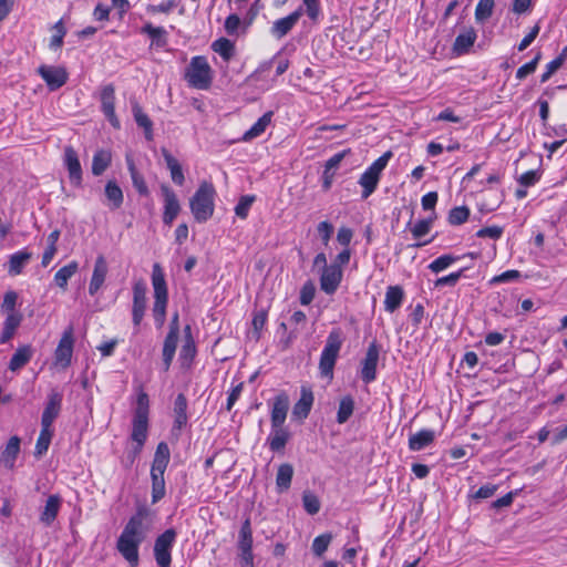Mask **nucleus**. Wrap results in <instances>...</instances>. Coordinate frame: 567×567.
<instances>
[{
    "label": "nucleus",
    "mask_w": 567,
    "mask_h": 567,
    "mask_svg": "<svg viewBox=\"0 0 567 567\" xmlns=\"http://www.w3.org/2000/svg\"><path fill=\"white\" fill-rule=\"evenodd\" d=\"M132 112L136 124L144 130V135L147 141L153 140V122L137 102L132 104Z\"/></svg>",
    "instance_id": "nucleus-31"
},
{
    "label": "nucleus",
    "mask_w": 567,
    "mask_h": 567,
    "mask_svg": "<svg viewBox=\"0 0 567 567\" xmlns=\"http://www.w3.org/2000/svg\"><path fill=\"white\" fill-rule=\"evenodd\" d=\"M470 216V209L466 206L454 207L449 213V223L453 226L464 224Z\"/></svg>",
    "instance_id": "nucleus-51"
},
{
    "label": "nucleus",
    "mask_w": 567,
    "mask_h": 567,
    "mask_svg": "<svg viewBox=\"0 0 567 567\" xmlns=\"http://www.w3.org/2000/svg\"><path fill=\"white\" fill-rule=\"evenodd\" d=\"M196 355V346L192 336L186 338L179 352L183 367H189Z\"/></svg>",
    "instance_id": "nucleus-46"
},
{
    "label": "nucleus",
    "mask_w": 567,
    "mask_h": 567,
    "mask_svg": "<svg viewBox=\"0 0 567 567\" xmlns=\"http://www.w3.org/2000/svg\"><path fill=\"white\" fill-rule=\"evenodd\" d=\"M289 409V399L286 393H280L275 396L271 409V427H279L284 425Z\"/></svg>",
    "instance_id": "nucleus-19"
},
{
    "label": "nucleus",
    "mask_w": 567,
    "mask_h": 567,
    "mask_svg": "<svg viewBox=\"0 0 567 567\" xmlns=\"http://www.w3.org/2000/svg\"><path fill=\"white\" fill-rule=\"evenodd\" d=\"M293 476V467L289 463H284L278 467L276 476L277 491L284 493L290 488Z\"/></svg>",
    "instance_id": "nucleus-34"
},
{
    "label": "nucleus",
    "mask_w": 567,
    "mask_h": 567,
    "mask_svg": "<svg viewBox=\"0 0 567 567\" xmlns=\"http://www.w3.org/2000/svg\"><path fill=\"white\" fill-rule=\"evenodd\" d=\"M141 32L151 38V47L164 48L168 43V33L163 27H154L151 22H147L142 27Z\"/></svg>",
    "instance_id": "nucleus-28"
},
{
    "label": "nucleus",
    "mask_w": 567,
    "mask_h": 567,
    "mask_svg": "<svg viewBox=\"0 0 567 567\" xmlns=\"http://www.w3.org/2000/svg\"><path fill=\"white\" fill-rule=\"evenodd\" d=\"M313 393L309 388H301V395L298 402L293 405L292 415L299 420H305L313 404Z\"/></svg>",
    "instance_id": "nucleus-20"
},
{
    "label": "nucleus",
    "mask_w": 567,
    "mask_h": 567,
    "mask_svg": "<svg viewBox=\"0 0 567 567\" xmlns=\"http://www.w3.org/2000/svg\"><path fill=\"white\" fill-rule=\"evenodd\" d=\"M161 152H162L163 158L166 163V167L171 173V178H172L173 183L176 184L177 186H183L185 183V176H184L182 165L171 154V152L167 148L163 147Z\"/></svg>",
    "instance_id": "nucleus-22"
},
{
    "label": "nucleus",
    "mask_w": 567,
    "mask_h": 567,
    "mask_svg": "<svg viewBox=\"0 0 567 567\" xmlns=\"http://www.w3.org/2000/svg\"><path fill=\"white\" fill-rule=\"evenodd\" d=\"M78 268L79 265L76 261H71L64 267L60 268L54 276L55 285L65 290L69 279L78 271Z\"/></svg>",
    "instance_id": "nucleus-43"
},
{
    "label": "nucleus",
    "mask_w": 567,
    "mask_h": 567,
    "mask_svg": "<svg viewBox=\"0 0 567 567\" xmlns=\"http://www.w3.org/2000/svg\"><path fill=\"white\" fill-rule=\"evenodd\" d=\"M147 285L143 279L133 284L132 321L137 329L145 316L147 307Z\"/></svg>",
    "instance_id": "nucleus-8"
},
{
    "label": "nucleus",
    "mask_w": 567,
    "mask_h": 567,
    "mask_svg": "<svg viewBox=\"0 0 567 567\" xmlns=\"http://www.w3.org/2000/svg\"><path fill=\"white\" fill-rule=\"evenodd\" d=\"M161 192L164 197L163 223L171 226L181 212V204L175 192L169 186L163 184Z\"/></svg>",
    "instance_id": "nucleus-13"
},
{
    "label": "nucleus",
    "mask_w": 567,
    "mask_h": 567,
    "mask_svg": "<svg viewBox=\"0 0 567 567\" xmlns=\"http://www.w3.org/2000/svg\"><path fill=\"white\" fill-rule=\"evenodd\" d=\"M497 491V485L486 484L481 486L474 494L475 498L485 499L492 497Z\"/></svg>",
    "instance_id": "nucleus-64"
},
{
    "label": "nucleus",
    "mask_w": 567,
    "mask_h": 567,
    "mask_svg": "<svg viewBox=\"0 0 567 567\" xmlns=\"http://www.w3.org/2000/svg\"><path fill=\"white\" fill-rule=\"evenodd\" d=\"M495 0H480L475 9V19L478 22L487 20L492 13Z\"/></svg>",
    "instance_id": "nucleus-50"
},
{
    "label": "nucleus",
    "mask_w": 567,
    "mask_h": 567,
    "mask_svg": "<svg viewBox=\"0 0 567 567\" xmlns=\"http://www.w3.org/2000/svg\"><path fill=\"white\" fill-rule=\"evenodd\" d=\"M316 293V287L311 281H307L303 284L300 290V303L302 306H308L312 302Z\"/></svg>",
    "instance_id": "nucleus-55"
},
{
    "label": "nucleus",
    "mask_w": 567,
    "mask_h": 567,
    "mask_svg": "<svg viewBox=\"0 0 567 567\" xmlns=\"http://www.w3.org/2000/svg\"><path fill=\"white\" fill-rule=\"evenodd\" d=\"M152 285L154 289L153 317L157 327H162L166 318L168 291L165 274L157 262L153 265Z\"/></svg>",
    "instance_id": "nucleus-3"
},
{
    "label": "nucleus",
    "mask_w": 567,
    "mask_h": 567,
    "mask_svg": "<svg viewBox=\"0 0 567 567\" xmlns=\"http://www.w3.org/2000/svg\"><path fill=\"white\" fill-rule=\"evenodd\" d=\"M432 218L419 220L412 228L411 233L414 238H421L429 234L432 226Z\"/></svg>",
    "instance_id": "nucleus-57"
},
{
    "label": "nucleus",
    "mask_w": 567,
    "mask_h": 567,
    "mask_svg": "<svg viewBox=\"0 0 567 567\" xmlns=\"http://www.w3.org/2000/svg\"><path fill=\"white\" fill-rule=\"evenodd\" d=\"M52 436L53 431L51 430V427H45L44 425H41V431L35 443V457L40 458L48 452Z\"/></svg>",
    "instance_id": "nucleus-42"
},
{
    "label": "nucleus",
    "mask_w": 567,
    "mask_h": 567,
    "mask_svg": "<svg viewBox=\"0 0 567 567\" xmlns=\"http://www.w3.org/2000/svg\"><path fill=\"white\" fill-rule=\"evenodd\" d=\"M34 353L33 348L30 344L19 347L9 362V370L12 372L19 371L32 359Z\"/></svg>",
    "instance_id": "nucleus-25"
},
{
    "label": "nucleus",
    "mask_w": 567,
    "mask_h": 567,
    "mask_svg": "<svg viewBox=\"0 0 567 567\" xmlns=\"http://www.w3.org/2000/svg\"><path fill=\"white\" fill-rule=\"evenodd\" d=\"M380 181V176L371 171L369 167L363 172V174L359 178V184L362 186L363 190L361 197L367 199L370 197L378 187Z\"/></svg>",
    "instance_id": "nucleus-32"
},
{
    "label": "nucleus",
    "mask_w": 567,
    "mask_h": 567,
    "mask_svg": "<svg viewBox=\"0 0 567 567\" xmlns=\"http://www.w3.org/2000/svg\"><path fill=\"white\" fill-rule=\"evenodd\" d=\"M21 315L9 313L4 320L3 330L0 336V344L8 342L14 334L17 328L21 323Z\"/></svg>",
    "instance_id": "nucleus-40"
},
{
    "label": "nucleus",
    "mask_w": 567,
    "mask_h": 567,
    "mask_svg": "<svg viewBox=\"0 0 567 567\" xmlns=\"http://www.w3.org/2000/svg\"><path fill=\"white\" fill-rule=\"evenodd\" d=\"M20 444L21 440L19 436H11L1 454V462L9 470L14 467L16 460L20 453Z\"/></svg>",
    "instance_id": "nucleus-26"
},
{
    "label": "nucleus",
    "mask_w": 567,
    "mask_h": 567,
    "mask_svg": "<svg viewBox=\"0 0 567 567\" xmlns=\"http://www.w3.org/2000/svg\"><path fill=\"white\" fill-rule=\"evenodd\" d=\"M127 168L131 174L132 183L137 193L142 196H148L150 190L143 175L136 169V166L131 158H126Z\"/></svg>",
    "instance_id": "nucleus-38"
},
{
    "label": "nucleus",
    "mask_w": 567,
    "mask_h": 567,
    "mask_svg": "<svg viewBox=\"0 0 567 567\" xmlns=\"http://www.w3.org/2000/svg\"><path fill=\"white\" fill-rule=\"evenodd\" d=\"M254 202H255V196H252V195L241 196L235 207L236 215L238 217L245 219L248 216V212Z\"/></svg>",
    "instance_id": "nucleus-53"
},
{
    "label": "nucleus",
    "mask_w": 567,
    "mask_h": 567,
    "mask_svg": "<svg viewBox=\"0 0 567 567\" xmlns=\"http://www.w3.org/2000/svg\"><path fill=\"white\" fill-rule=\"evenodd\" d=\"M112 162V155L106 150H99L95 152L92 159V174L94 176H101Z\"/></svg>",
    "instance_id": "nucleus-37"
},
{
    "label": "nucleus",
    "mask_w": 567,
    "mask_h": 567,
    "mask_svg": "<svg viewBox=\"0 0 567 567\" xmlns=\"http://www.w3.org/2000/svg\"><path fill=\"white\" fill-rule=\"evenodd\" d=\"M290 439V432L284 425L271 427V432L267 439L270 451L280 452L285 449Z\"/></svg>",
    "instance_id": "nucleus-23"
},
{
    "label": "nucleus",
    "mask_w": 567,
    "mask_h": 567,
    "mask_svg": "<svg viewBox=\"0 0 567 567\" xmlns=\"http://www.w3.org/2000/svg\"><path fill=\"white\" fill-rule=\"evenodd\" d=\"M460 258H461L460 256H454V255H450V254L442 255V256L437 257L436 259H434L427 266V268L432 272L439 274V272L445 270L446 268H449L455 261L460 260Z\"/></svg>",
    "instance_id": "nucleus-47"
},
{
    "label": "nucleus",
    "mask_w": 567,
    "mask_h": 567,
    "mask_svg": "<svg viewBox=\"0 0 567 567\" xmlns=\"http://www.w3.org/2000/svg\"><path fill=\"white\" fill-rule=\"evenodd\" d=\"M150 401L145 392L137 395L136 409L133 416L131 439L138 444H145L148 430Z\"/></svg>",
    "instance_id": "nucleus-5"
},
{
    "label": "nucleus",
    "mask_w": 567,
    "mask_h": 567,
    "mask_svg": "<svg viewBox=\"0 0 567 567\" xmlns=\"http://www.w3.org/2000/svg\"><path fill=\"white\" fill-rule=\"evenodd\" d=\"M393 156L391 151L385 152L383 155H381L378 159H375L369 168L377 173L379 176H381L382 171L386 167L389 161Z\"/></svg>",
    "instance_id": "nucleus-59"
},
{
    "label": "nucleus",
    "mask_w": 567,
    "mask_h": 567,
    "mask_svg": "<svg viewBox=\"0 0 567 567\" xmlns=\"http://www.w3.org/2000/svg\"><path fill=\"white\" fill-rule=\"evenodd\" d=\"M238 548L239 550L252 548V530L249 518H247L240 527Z\"/></svg>",
    "instance_id": "nucleus-48"
},
{
    "label": "nucleus",
    "mask_w": 567,
    "mask_h": 567,
    "mask_svg": "<svg viewBox=\"0 0 567 567\" xmlns=\"http://www.w3.org/2000/svg\"><path fill=\"white\" fill-rule=\"evenodd\" d=\"M64 165L69 172V178L72 185L81 186L82 183V167L79 161L78 153L72 146L64 147Z\"/></svg>",
    "instance_id": "nucleus-17"
},
{
    "label": "nucleus",
    "mask_w": 567,
    "mask_h": 567,
    "mask_svg": "<svg viewBox=\"0 0 567 567\" xmlns=\"http://www.w3.org/2000/svg\"><path fill=\"white\" fill-rule=\"evenodd\" d=\"M302 14L303 8L299 7L289 16L276 20L270 28L271 35L278 40L286 37L295 28Z\"/></svg>",
    "instance_id": "nucleus-15"
},
{
    "label": "nucleus",
    "mask_w": 567,
    "mask_h": 567,
    "mask_svg": "<svg viewBox=\"0 0 567 567\" xmlns=\"http://www.w3.org/2000/svg\"><path fill=\"white\" fill-rule=\"evenodd\" d=\"M109 266L103 255H99L94 262L93 274L89 285V293L94 296L104 285Z\"/></svg>",
    "instance_id": "nucleus-18"
},
{
    "label": "nucleus",
    "mask_w": 567,
    "mask_h": 567,
    "mask_svg": "<svg viewBox=\"0 0 567 567\" xmlns=\"http://www.w3.org/2000/svg\"><path fill=\"white\" fill-rule=\"evenodd\" d=\"M73 326L70 324L64 331L60 339V342L55 349L54 359L55 363L61 364L63 368H66L71 363V358L73 353Z\"/></svg>",
    "instance_id": "nucleus-10"
},
{
    "label": "nucleus",
    "mask_w": 567,
    "mask_h": 567,
    "mask_svg": "<svg viewBox=\"0 0 567 567\" xmlns=\"http://www.w3.org/2000/svg\"><path fill=\"white\" fill-rule=\"evenodd\" d=\"M379 354L380 349L377 341L371 342L362 361L361 379L364 383H371L377 379Z\"/></svg>",
    "instance_id": "nucleus-12"
},
{
    "label": "nucleus",
    "mask_w": 567,
    "mask_h": 567,
    "mask_svg": "<svg viewBox=\"0 0 567 567\" xmlns=\"http://www.w3.org/2000/svg\"><path fill=\"white\" fill-rule=\"evenodd\" d=\"M214 52L218 53L225 62H229L236 53L235 43L226 38H219L212 43Z\"/></svg>",
    "instance_id": "nucleus-36"
},
{
    "label": "nucleus",
    "mask_w": 567,
    "mask_h": 567,
    "mask_svg": "<svg viewBox=\"0 0 567 567\" xmlns=\"http://www.w3.org/2000/svg\"><path fill=\"white\" fill-rule=\"evenodd\" d=\"M179 334L167 333L163 343L162 360L163 370L166 372L169 370L173 362Z\"/></svg>",
    "instance_id": "nucleus-29"
},
{
    "label": "nucleus",
    "mask_w": 567,
    "mask_h": 567,
    "mask_svg": "<svg viewBox=\"0 0 567 567\" xmlns=\"http://www.w3.org/2000/svg\"><path fill=\"white\" fill-rule=\"evenodd\" d=\"M147 516L148 509L144 506L138 507L124 526L116 543L117 550L132 567L138 565V547L145 540L148 533V526L145 524Z\"/></svg>",
    "instance_id": "nucleus-1"
},
{
    "label": "nucleus",
    "mask_w": 567,
    "mask_h": 567,
    "mask_svg": "<svg viewBox=\"0 0 567 567\" xmlns=\"http://www.w3.org/2000/svg\"><path fill=\"white\" fill-rule=\"evenodd\" d=\"M332 538L333 537H332L331 533H324V534L317 536L312 543L313 554L316 556L321 557L324 554V551L328 549Z\"/></svg>",
    "instance_id": "nucleus-52"
},
{
    "label": "nucleus",
    "mask_w": 567,
    "mask_h": 567,
    "mask_svg": "<svg viewBox=\"0 0 567 567\" xmlns=\"http://www.w3.org/2000/svg\"><path fill=\"white\" fill-rule=\"evenodd\" d=\"M302 505L309 515H316L321 507L318 496L308 489L302 493Z\"/></svg>",
    "instance_id": "nucleus-49"
},
{
    "label": "nucleus",
    "mask_w": 567,
    "mask_h": 567,
    "mask_svg": "<svg viewBox=\"0 0 567 567\" xmlns=\"http://www.w3.org/2000/svg\"><path fill=\"white\" fill-rule=\"evenodd\" d=\"M152 480V503L156 504L165 496L164 474L151 472Z\"/></svg>",
    "instance_id": "nucleus-44"
},
{
    "label": "nucleus",
    "mask_w": 567,
    "mask_h": 567,
    "mask_svg": "<svg viewBox=\"0 0 567 567\" xmlns=\"http://www.w3.org/2000/svg\"><path fill=\"white\" fill-rule=\"evenodd\" d=\"M317 231L323 245L327 246L333 234V225L327 220L320 221L317 226Z\"/></svg>",
    "instance_id": "nucleus-58"
},
{
    "label": "nucleus",
    "mask_w": 567,
    "mask_h": 567,
    "mask_svg": "<svg viewBox=\"0 0 567 567\" xmlns=\"http://www.w3.org/2000/svg\"><path fill=\"white\" fill-rule=\"evenodd\" d=\"M404 298V291L401 286H389L385 292L384 309L388 312H394L398 310Z\"/></svg>",
    "instance_id": "nucleus-30"
},
{
    "label": "nucleus",
    "mask_w": 567,
    "mask_h": 567,
    "mask_svg": "<svg viewBox=\"0 0 567 567\" xmlns=\"http://www.w3.org/2000/svg\"><path fill=\"white\" fill-rule=\"evenodd\" d=\"M185 79L188 84L198 90H206L212 84V68L205 56L197 55L190 60Z\"/></svg>",
    "instance_id": "nucleus-6"
},
{
    "label": "nucleus",
    "mask_w": 567,
    "mask_h": 567,
    "mask_svg": "<svg viewBox=\"0 0 567 567\" xmlns=\"http://www.w3.org/2000/svg\"><path fill=\"white\" fill-rule=\"evenodd\" d=\"M216 190L212 183L202 182L189 199V208L197 223L207 221L214 214Z\"/></svg>",
    "instance_id": "nucleus-2"
},
{
    "label": "nucleus",
    "mask_w": 567,
    "mask_h": 567,
    "mask_svg": "<svg viewBox=\"0 0 567 567\" xmlns=\"http://www.w3.org/2000/svg\"><path fill=\"white\" fill-rule=\"evenodd\" d=\"M101 110L110 124L120 130L121 123L115 114V87L113 84H106L102 87L100 93Z\"/></svg>",
    "instance_id": "nucleus-9"
},
{
    "label": "nucleus",
    "mask_w": 567,
    "mask_h": 567,
    "mask_svg": "<svg viewBox=\"0 0 567 567\" xmlns=\"http://www.w3.org/2000/svg\"><path fill=\"white\" fill-rule=\"evenodd\" d=\"M354 411V401L352 396L346 395L340 400L339 409L337 413V422L339 424L346 423Z\"/></svg>",
    "instance_id": "nucleus-45"
},
{
    "label": "nucleus",
    "mask_w": 567,
    "mask_h": 567,
    "mask_svg": "<svg viewBox=\"0 0 567 567\" xmlns=\"http://www.w3.org/2000/svg\"><path fill=\"white\" fill-rule=\"evenodd\" d=\"M62 394L52 390L48 395V401L41 416V425L51 427L54 420L59 416L62 406Z\"/></svg>",
    "instance_id": "nucleus-16"
},
{
    "label": "nucleus",
    "mask_w": 567,
    "mask_h": 567,
    "mask_svg": "<svg viewBox=\"0 0 567 567\" xmlns=\"http://www.w3.org/2000/svg\"><path fill=\"white\" fill-rule=\"evenodd\" d=\"M272 117V112H266L258 121L244 134V141H250L255 137L261 135L267 126L270 124Z\"/></svg>",
    "instance_id": "nucleus-41"
},
{
    "label": "nucleus",
    "mask_w": 567,
    "mask_h": 567,
    "mask_svg": "<svg viewBox=\"0 0 567 567\" xmlns=\"http://www.w3.org/2000/svg\"><path fill=\"white\" fill-rule=\"evenodd\" d=\"M564 62V56H557L556 59L551 60L546 65V72L542 75L540 81L544 83L546 82L561 65Z\"/></svg>",
    "instance_id": "nucleus-60"
},
{
    "label": "nucleus",
    "mask_w": 567,
    "mask_h": 567,
    "mask_svg": "<svg viewBox=\"0 0 567 567\" xmlns=\"http://www.w3.org/2000/svg\"><path fill=\"white\" fill-rule=\"evenodd\" d=\"M171 452L166 442L157 444L151 472L164 474L169 463Z\"/></svg>",
    "instance_id": "nucleus-24"
},
{
    "label": "nucleus",
    "mask_w": 567,
    "mask_h": 567,
    "mask_svg": "<svg viewBox=\"0 0 567 567\" xmlns=\"http://www.w3.org/2000/svg\"><path fill=\"white\" fill-rule=\"evenodd\" d=\"M38 73L50 91H55L63 86L69 78L66 70L63 66H49L42 64L38 68Z\"/></svg>",
    "instance_id": "nucleus-11"
},
{
    "label": "nucleus",
    "mask_w": 567,
    "mask_h": 567,
    "mask_svg": "<svg viewBox=\"0 0 567 567\" xmlns=\"http://www.w3.org/2000/svg\"><path fill=\"white\" fill-rule=\"evenodd\" d=\"M32 258V254L27 250H20L10 256L9 274L19 275L22 272L24 266Z\"/></svg>",
    "instance_id": "nucleus-39"
},
{
    "label": "nucleus",
    "mask_w": 567,
    "mask_h": 567,
    "mask_svg": "<svg viewBox=\"0 0 567 567\" xmlns=\"http://www.w3.org/2000/svg\"><path fill=\"white\" fill-rule=\"evenodd\" d=\"M435 433L432 430H421L409 439V449L411 451H421L433 443Z\"/></svg>",
    "instance_id": "nucleus-33"
},
{
    "label": "nucleus",
    "mask_w": 567,
    "mask_h": 567,
    "mask_svg": "<svg viewBox=\"0 0 567 567\" xmlns=\"http://www.w3.org/2000/svg\"><path fill=\"white\" fill-rule=\"evenodd\" d=\"M476 38L477 34L473 28L465 29L455 38L453 44V52L456 55H463L468 53L470 49L474 45Z\"/></svg>",
    "instance_id": "nucleus-21"
},
{
    "label": "nucleus",
    "mask_w": 567,
    "mask_h": 567,
    "mask_svg": "<svg viewBox=\"0 0 567 567\" xmlns=\"http://www.w3.org/2000/svg\"><path fill=\"white\" fill-rule=\"evenodd\" d=\"M343 340V332L340 328H334L329 332L319 360V370L322 377L332 378Z\"/></svg>",
    "instance_id": "nucleus-4"
},
{
    "label": "nucleus",
    "mask_w": 567,
    "mask_h": 567,
    "mask_svg": "<svg viewBox=\"0 0 567 567\" xmlns=\"http://www.w3.org/2000/svg\"><path fill=\"white\" fill-rule=\"evenodd\" d=\"M465 270H466V268H462L458 271H455V272H452V274H450L447 276L437 278L434 281V287L435 288H441L443 286H450V287L456 286V284L458 282L460 278L463 276V272Z\"/></svg>",
    "instance_id": "nucleus-54"
},
{
    "label": "nucleus",
    "mask_w": 567,
    "mask_h": 567,
    "mask_svg": "<svg viewBox=\"0 0 567 567\" xmlns=\"http://www.w3.org/2000/svg\"><path fill=\"white\" fill-rule=\"evenodd\" d=\"M266 322H267V311L266 310L261 309L254 315L251 323H252L254 334L256 337V340H258L260 338V331L265 327Z\"/></svg>",
    "instance_id": "nucleus-56"
},
{
    "label": "nucleus",
    "mask_w": 567,
    "mask_h": 567,
    "mask_svg": "<svg viewBox=\"0 0 567 567\" xmlns=\"http://www.w3.org/2000/svg\"><path fill=\"white\" fill-rule=\"evenodd\" d=\"M343 271L338 265H329L320 276V289L327 295H333L342 280Z\"/></svg>",
    "instance_id": "nucleus-14"
},
{
    "label": "nucleus",
    "mask_w": 567,
    "mask_h": 567,
    "mask_svg": "<svg viewBox=\"0 0 567 567\" xmlns=\"http://www.w3.org/2000/svg\"><path fill=\"white\" fill-rule=\"evenodd\" d=\"M503 234V228L499 227V226H489V227H484V228H481L477 233H476V236L480 237V238H485V237H488V238H492V239H498Z\"/></svg>",
    "instance_id": "nucleus-61"
},
{
    "label": "nucleus",
    "mask_w": 567,
    "mask_h": 567,
    "mask_svg": "<svg viewBox=\"0 0 567 567\" xmlns=\"http://www.w3.org/2000/svg\"><path fill=\"white\" fill-rule=\"evenodd\" d=\"M105 196L112 210L118 209L124 200L123 192L115 181H109L105 185Z\"/></svg>",
    "instance_id": "nucleus-35"
},
{
    "label": "nucleus",
    "mask_w": 567,
    "mask_h": 567,
    "mask_svg": "<svg viewBox=\"0 0 567 567\" xmlns=\"http://www.w3.org/2000/svg\"><path fill=\"white\" fill-rule=\"evenodd\" d=\"M519 276H520V274L518 270H507L498 276L493 277L491 280V284L494 285V284L513 281V280L519 278Z\"/></svg>",
    "instance_id": "nucleus-62"
},
{
    "label": "nucleus",
    "mask_w": 567,
    "mask_h": 567,
    "mask_svg": "<svg viewBox=\"0 0 567 567\" xmlns=\"http://www.w3.org/2000/svg\"><path fill=\"white\" fill-rule=\"evenodd\" d=\"M61 497L59 495H50L47 499V503L40 514V520L50 526L53 520L56 518L60 507H61Z\"/></svg>",
    "instance_id": "nucleus-27"
},
{
    "label": "nucleus",
    "mask_w": 567,
    "mask_h": 567,
    "mask_svg": "<svg viewBox=\"0 0 567 567\" xmlns=\"http://www.w3.org/2000/svg\"><path fill=\"white\" fill-rule=\"evenodd\" d=\"M353 237V231L352 229L348 228V227H341L339 228L338 230V235H337V240L338 243L348 248V246L350 245L351 243V239Z\"/></svg>",
    "instance_id": "nucleus-63"
},
{
    "label": "nucleus",
    "mask_w": 567,
    "mask_h": 567,
    "mask_svg": "<svg viewBox=\"0 0 567 567\" xmlns=\"http://www.w3.org/2000/svg\"><path fill=\"white\" fill-rule=\"evenodd\" d=\"M177 533L168 528L158 535L154 543V558L158 567H169L172 564V549L176 542Z\"/></svg>",
    "instance_id": "nucleus-7"
}]
</instances>
